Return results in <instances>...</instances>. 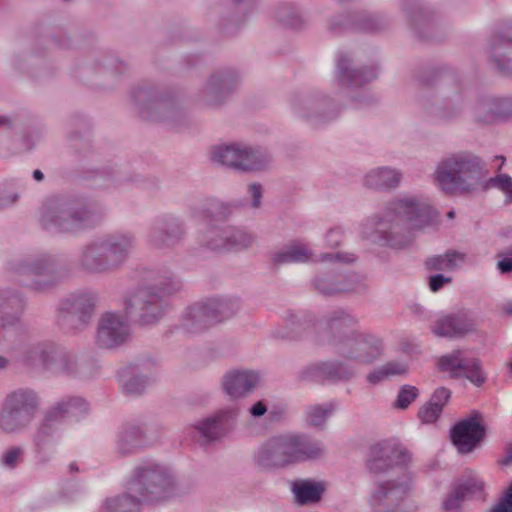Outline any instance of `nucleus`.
I'll use <instances>...</instances> for the list:
<instances>
[{
  "label": "nucleus",
  "mask_w": 512,
  "mask_h": 512,
  "mask_svg": "<svg viewBox=\"0 0 512 512\" xmlns=\"http://www.w3.org/2000/svg\"><path fill=\"white\" fill-rule=\"evenodd\" d=\"M204 302L215 325L232 317L240 309V301L236 297H215Z\"/></svg>",
  "instance_id": "a19ab883"
},
{
  "label": "nucleus",
  "mask_w": 512,
  "mask_h": 512,
  "mask_svg": "<svg viewBox=\"0 0 512 512\" xmlns=\"http://www.w3.org/2000/svg\"><path fill=\"white\" fill-rule=\"evenodd\" d=\"M249 193L252 197V207L258 208L261 205V198L263 194L262 186L259 183H252L249 185Z\"/></svg>",
  "instance_id": "e2e57ef3"
},
{
  "label": "nucleus",
  "mask_w": 512,
  "mask_h": 512,
  "mask_svg": "<svg viewBox=\"0 0 512 512\" xmlns=\"http://www.w3.org/2000/svg\"><path fill=\"white\" fill-rule=\"evenodd\" d=\"M25 450L21 446H10L0 455V466L7 470H14L24 461Z\"/></svg>",
  "instance_id": "8fccbe9b"
},
{
  "label": "nucleus",
  "mask_w": 512,
  "mask_h": 512,
  "mask_svg": "<svg viewBox=\"0 0 512 512\" xmlns=\"http://www.w3.org/2000/svg\"><path fill=\"white\" fill-rule=\"evenodd\" d=\"M322 261H337L342 263H353L357 257L353 253L349 252H336V253H325L322 255Z\"/></svg>",
  "instance_id": "bf43d9fd"
},
{
  "label": "nucleus",
  "mask_w": 512,
  "mask_h": 512,
  "mask_svg": "<svg viewBox=\"0 0 512 512\" xmlns=\"http://www.w3.org/2000/svg\"><path fill=\"white\" fill-rule=\"evenodd\" d=\"M20 316V309L10 313L8 307L0 303V328L15 325L20 320Z\"/></svg>",
  "instance_id": "6e6d98bb"
},
{
  "label": "nucleus",
  "mask_w": 512,
  "mask_h": 512,
  "mask_svg": "<svg viewBox=\"0 0 512 512\" xmlns=\"http://www.w3.org/2000/svg\"><path fill=\"white\" fill-rule=\"evenodd\" d=\"M40 398L30 388H19L9 393L0 407V430L7 434L24 431L34 420Z\"/></svg>",
  "instance_id": "9d476101"
},
{
  "label": "nucleus",
  "mask_w": 512,
  "mask_h": 512,
  "mask_svg": "<svg viewBox=\"0 0 512 512\" xmlns=\"http://www.w3.org/2000/svg\"><path fill=\"white\" fill-rule=\"evenodd\" d=\"M97 239L110 273L119 270L128 261L136 245L134 234L128 231L107 233Z\"/></svg>",
  "instance_id": "aec40b11"
},
{
  "label": "nucleus",
  "mask_w": 512,
  "mask_h": 512,
  "mask_svg": "<svg viewBox=\"0 0 512 512\" xmlns=\"http://www.w3.org/2000/svg\"><path fill=\"white\" fill-rule=\"evenodd\" d=\"M509 255H512V252L509 253ZM497 268L502 274H506L512 271V259L511 258H504L497 263Z\"/></svg>",
  "instance_id": "774afa93"
},
{
  "label": "nucleus",
  "mask_w": 512,
  "mask_h": 512,
  "mask_svg": "<svg viewBox=\"0 0 512 512\" xmlns=\"http://www.w3.org/2000/svg\"><path fill=\"white\" fill-rule=\"evenodd\" d=\"M386 379H388V376L386 375V371L383 365L379 366L378 368L374 369L373 371L367 374V381L374 385Z\"/></svg>",
  "instance_id": "0e129e2a"
},
{
  "label": "nucleus",
  "mask_w": 512,
  "mask_h": 512,
  "mask_svg": "<svg viewBox=\"0 0 512 512\" xmlns=\"http://www.w3.org/2000/svg\"><path fill=\"white\" fill-rule=\"evenodd\" d=\"M479 110H487L484 120H508L512 118V94L503 97H492L481 101Z\"/></svg>",
  "instance_id": "37998d69"
},
{
  "label": "nucleus",
  "mask_w": 512,
  "mask_h": 512,
  "mask_svg": "<svg viewBox=\"0 0 512 512\" xmlns=\"http://www.w3.org/2000/svg\"><path fill=\"white\" fill-rule=\"evenodd\" d=\"M484 483L476 477L459 479L443 496L440 504L441 512H463L464 505L475 499H482Z\"/></svg>",
  "instance_id": "a878e982"
},
{
  "label": "nucleus",
  "mask_w": 512,
  "mask_h": 512,
  "mask_svg": "<svg viewBox=\"0 0 512 512\" xmlns=\"http://www.w3.org/2000/svg\"><path fill=\"white\" fill-rule=\"evenodd\" d=\"M146 443L143 426L136 423L124 424L117 434L116 449L122 456L131 455Z\"/></svg>",
  "instance_id": "e433bc0d"
},
{
  "label": "nucleus",
  "mask_w": 512,
  "mask_h": 512,
  "mask_svg": "<svg viewBox=\"0 0 512 512\" xmlns=\"http://www.w3.org/2000/svg\"><path fill=\"white\" fill-rule=\"evenodd\" d=\"M327 244L331 248H336L342 241V231L340 228L330 229L326 234Z\"/></svg>",
  "instance_id": "69168bd1"
},
{
  "label": "nucleus",
  "mask_w": 512,
  "mask_h": 512,
  "mask_svg": "<svg viewBox=\"0 0 512 512\" xmlns=\"http://www.w3.org/2000/svg\"><path fill=\"white\" fill-rule=\"evenodd\" d=\"M239 83L238 73L231 68L213 72L197 94V101L206 107H216L226 101Z\"/></svg>",
  "instance_id": "a211bd4d"
},
{
  "label": "nucleus",
  "mask_w": 512,
  "mask_h": 512,
  "mask_svg": "<svg viewBox=\"0 0 512 512\" xmlns=\"http://www.w3.org/2000/svg\"><path fill=\"white\" fill-rule=\"evenodd\" d=\"M466 255L455 250H449L443 255H436L426 260L429 270H453L464 262Z\"/></svg>",
  "instance_id": "c03bdc74"
},
{
  "label": "nucleus",
  "mask_w": 512,
  "mask_h": 512,
  "mask_svg": "<svg viewBox=\"0 0 512 512\" xmlns=\"http://www.w3.org/2000/svg\"><path fill=\"white\" fill-rule=\"evenodd\" d=\"M419 395L417 387L412 385H403L400 387L394 406L399 409H406L416 400Z\"/></svg>",
  "instance_id": "603ef678"
},
{
  "label": "nucleus",
  "mask_w": 512,
  "mask_h": 512,
  "mask_svg": "<svg viewBox=\"0 0 512 512\" xmlns=\"http://www.w3.org/2000/svg\"><path fill=\"white\" fill-rule=\"evenodd\" d=\"M87 409L88 404L83 398L66 397L46 412L33 435L36 457L39 462L45 463L49 460V457L45 456L44 450L56 433L57 425L66 417L78 418L82 416L87 412Z\"/></svg>",
  "instance_id": "ddd939ff"
},
{
  "label": "nucleus",
  "mask_w": 512,
  "mask_h": 512,
  "mask_svg": "<svg viewBox=\"0 0 512 512\" xmlns=\"http://www.w3.org/2000/svg\"><path fill=\"white\" fill-rule=\"evenodd\" d=\"M291 491L297 504L309 505L321 500L325 486L312 479H297L291 483Z\"/></svg>",
  "instance_id": "58836bf2"
},
{
  "label": "nucleus",
  "mask_w": 512,
  "mask_h": 512,
  "mask_svg": "<svg viewBox=\"0 0 512 512\" xmlns=\"http://www.w3.org/2000/svg\"><path fill=\"white\" fill-rule=\"evenodd\" d=\"M332 411L331 405H313L307 409V421L310 425L319 427L323 425Z\"/></svg>",
  "instance_id": "3c124183"
},
{
  "label": "nucleus",
  "mask_w": 512,
  "mask_h": 512,
  "mask_svg": "<svg viewBox=\"0 0 512 512\" xmlns=\"http://www.w3.org/2000/svg\"><path fill=\"white\" fill-rule=\"evenodd\" d=\"M451 397V391L445 387L437 388L430 398V402L433 406L438 407L443 411L444 406L447 404Z\"/></svg>",
  "instance_id": "4d7b16f0"
},
{
  "label": "nucleus",
  "mask_w": 512,
  "mask_h": 512,
  "mask_svg": "<svg viewBox=\"0 0 512 512\" xmlns=\"http://www.w3.org/2000/svg\"><path fill=\"white\" fill-rule=\"evenodd\" d=\"M98 302V292L93 290H80L68 295L58 306V326L68 334L84 331L92 321Z\"/></svg>",
  "instance_id": "f8f14e48"
},
{
  "label": "nucleus",
  "mask_w": 512,
  "mask_h": 512,
  "mask_svg": "<svg viewBox=\"0 0 512 512\" xmlns=\"http://www.w3.org/2000/svg\"><path fill=\"white\" fill-rule=\"evenodd\" d=\"M8 270L20 285L36 292L48 291L70 275L63 259L49 252H35L13 260Z\"/></svg>",
  "instance_id": "0eeeda50"
},
{
  "label": "nucleus",
  "mask_w": 512,
  "mask_h": 512,
  "mask_svg": "<svg viewBox=\"0 0 512 512\" xmlns=\"http://www.w3.org/2000/svg\"><path fill=\"white\" fill-rule=\"evenodd\" d=\"M315 289L327 296L355 292L366 289L365 278L355 272L327 273L314 279Z\"/></svg>",
  "instance_id": "bb28decb"
},
{
  "label": "nucleus",
  "mask_w": 512,
  "mask_h": 512,
  "mask_svg": "<svg viewBox=\"0 0 512 512\" xmlns=\"http://www.w3.org/2000/svg\"><path fill=\"white\" fill-rule=\"evenodd\" d=\"M357 371L349 361L326 360L307 365L299 372V379L303 381L325 380L331 383L350 381Z\"/></svg>",
  "instance_id": "5701e85b"
},
{
  "label": "nucleus",
  "mask_w": 512,
  "mask_h": 512,
  "mask_svg": "<svg viewBox=\"0 0 512 512\" xmlns=\"http://www.w3.org/2000/svg\"><path fill=\"white\" fill-rule=\"evenodd\" d=\"M451 282H452L451 277L444 276L443 274H436V275L429 277V288L432 292H437L441 288H443V286L445 284H448Z\"/></svg>",
  "instance_id": "680f3d73"
},
{
  "label": "nucleus",
  "mask_w": 512,
  "mask_h": 512,
  "mask_svg": "<svg viewBox=\"0 0 512 512\" xmlns=\"http://www.w3.org/2000/svg\"><path fill=\"white\" fill-rule=\"evenodd\" d=\"M76 264L81 271L87 274L102 275L110 273L97 238L80 248Z\"/></svg>",
  "instance_id": "f704fd0d"
},
{
  "label": "nucleus",
  "mask_w": 512,
  "mask_h": 512,
  "mask_svg": "<svg viewBox=\"0 0 512 512\" xmlns=\"http://www.w3.org/2000/svg\"><path fill=\"white\" fill-rule=\"evenodd\" d=\"M239 415L237 406L225 407L197 421L192 428L198 433L202 444L218 441L233 428Z\"/></svg>",
  "instance_id": "4be33fe9"
},
{
  "label": "nucleus",
  "mask_w": 512,
  "mask_h": 512,
  "mask_svg": "<svg viewBox=\"0 0 512 512\" xmlns=\"http://www.w3.org/2000/svg\"><path fill=\"white\" fill-rule=\"evenodd\" d=\"M267 412V406L263 401L256 402L251 408H250V414L253 417H261Z\"/></svg>",
  "instance_id": "338daca9"
},
{
  "label": "nucleus",
  "mask_w": 512,
  "mask_h": 512,
  "mask_svg": "<svg viewBox=\"0 0 512 512\" xmlns=\"http://www.w3.org/2000/svg\"><path fill=\"white\" fill-rule=\"evenodd\" d=\"M104 214L98 202L57 195L44 202L40 222L50 232L75 234L98 226Z\"/></svg>",
  "instance_id": "7ed1b4c3"
},
{
  "label": "nucleus",
  "mask_w": 512,
  "mask_h": 512,
  "mask_svg": "<svg viewBox=\"0 0 512 512\" xmlns=\"http://www.w3.org/2000/svg\"><path fill=\"white\" fill-rule=\"evenodd\" d=\"M275 17L280 23L290 28H299L304 22L299 9L289 3L278 5L275 10Z\"/></svg>",
  "instance_id": "a18cd8bd"
},
{
  "label": "nucleus",
  "mask_w": 512,
  "mask_h": 512,
  "mask_svg": "<svg viewBox=\"0 0 512 512\" xmlns=\"http://www.w3.org/2000/svg\"><path fill=\"white\" fill-rule=\"evenodd\" d=\"M490 512H512V484Z\"/></svg>",
  "instance_id": "052dcab7"
},
{
  "label": "nucleus",
  "mask_w": 512,
  "mask_h": 512,
  "mask_svg": "<svg viewBox=\"0 0 512 512\" xmlns=\"http://www.w3.org/2000/svg\"><path fill=\"white\" fill-rule=\"evenodd\" d=\"M383 367L386 371V375L388 378L393 376H400L404 375L408 371V366L405 362L401 361H388L385 364H383Z\"/></svg>",
  "instance_id": "13d9d810"
},
{
  "label": "nucleus",
  "mask_w": 512,
  "mask_h": 512,
  "mask_svg": "<svg viewBox=\"0 0 512 512\" xmlns=\"http://www.w3.org/2000/svg\"><path fill=\"white\" fill-rule=\"evenodd\" d=\"M441 103L426 105L425 110L435 122H451L462 115V84L454 74H442L435 81Z\"/></svg>",
  "instance_id": "2eb2a0df"
},
{
  "label": "nucleus",
  "mask_w": 512,
  "mask_h": 512,
  "mask_svg": "<svg viewBox=\"0 0 512 512\" xmlns=\"http://www.w3.org/2000/svg\"><path fill=\"white\" fill-rule=\"evenodd\" d=\"M438 367L442 372L448 373L451 378L465 377L477 387L482 386L487 380L480 360L469 356L465 350L457 349L441 356L438 359Z\"/></svg>",
  "instance_id": "dca6fc26"
},
{
  "label": "nucleus",
  "mask_w": 512,
  "mask_h": 512,
  "mask_svg": "<svg viewBox=\"0 0 512 512\" xmlns=\"http://www.w3.org/2000/svg\"><path fill=\"white\" fill-rule=\"evenodd\" d=\"M226 226H211L202 235V244L211 250H226Z\"/></svg>",
  "instance_id": "49530a36"
},
{
  "label": "nucleus",
  "mask_w": 512,
  "mask_h": 512,
  "mask_svg": "<svg viewBox=\"0 0 512 512\" xmlns=\"http://www.w3.org/2000/svg\"><path fill=\"white\" fill-rule=\"evenodd\" d=\"M184 234L182 222L169 216L156 221L152 225L148 239L149 243L157 249H169L179 244Z\"/></svg>",
  "instance_id": "7c9ffc66"
},
{
  "label": "nucleus",
  "mask_w": 512,
  "mask_h": 512,
  "mask_svg": "<svg viewBox=\"0 0 512 512\" xmlns=\"http://www.w3.org/2000/svg\"><path fill=\"white\" fill-rule=\"evenodd\" d=\"M402 180V173L392 167H377L371 169L363 179L365 187L374 190L396 189Z\"/></svg>",
  "instance_id": "4c0bfd02"
},
{
  "label": "nucleus",
  "mask_w": 512,
  "mask_h": 512,
  "mask_svg": "<svg viewBox=\"0 0 512 512\" xmlns=\"http://www.w3.org/2000/svg\"><path fill=\"white\" fill-rule=\"evenodd\" d=\"M476 329L475 320L466 312L447 315L435 321L432 332L441 337H460Z\"/></svg>",
  "instance_id": "473e14b6"
},
{
  "label": "nucleus",
  "mask_w": 512,
  "mask_h": 512,
  "mask_svg": "<svg viewBox=\"0 0 512 512\" xmlns=\"http://www.w3.org/2000/svg\"><path fill=\"white\" fill-rule=\"evenodd\" d=\"M433 208L422 195H400L385 204L382 216L367 219L361 236L380 246L400 248L405 240L400 234L401 223L410 228H422L432 220Z\"/></svg>",
  "instance_id": "f257e3e1"
},
{
  "label": "nucleus",
  "mask_w": 512,
  "mask_h": 512,
  "mask_svg": "<svg viewBox=\"0 0 512 512\" xmlns=\"http://www.w3.org/2000/svg\"><path fill=\"white\" fill-rule=\"evenodd\" d=\"M143 502L140 496L124 492L103 500L99 512H141Z\"/></svg>",
  "instance_id": "ea45409f"
},
{
  "label": "nucleus",
  "mask_w": 512,
  "mask_h": 512,
  "mask_svg": "<svg viewBox=\"0 0 512 512\" xmlns=\"http://www.w3.org/2000/svg\"><path fill=\"white\" fill-rule=\"evenodd\" d=\"M408 491L409 485L404 478L397 477L381 481L371 495V507L375 512H415V508L411 510L402 508Z\"/></svg>",
  "instance_id": "f3484780"
},
{
  "label": "nucleus",
  "mask_w": 512,
  "mask_h": 512,
  "mask_svg": "<svg viewBox=\"0 0 512 512\" xmlns=\"http://www.w3.org/2000/svg\"><path fill=\"white\" fill-rule=\"evenodd\" d=\"M260 374L253 370H232L222 378L223 390L232 398L251 394L260 384Z\"/></svg>",
  "instance_id": "2f4dec72"
},
{
  "label": "nucleus",
  "mask_w": 512,
  "mask_h": 512,
  "mask_svg": "<svg viewBox=\"0 0 512 512\" xmlns=\"http://www.w3.org/2000/svg\"><path fill=\"white\" fill-rule=\"evenodd\" d=\"M410 460L408 451L400 445L383 441L373 444L367 456V468L373 474L386 473Z\"/></svg>",
  "instance_id": "b1692460"
},
{
  "label": "nucleus",
  "mask_w": 512,
  "mask_h": 512,
  "mask_svg": "<svg viewBox=\"0 0 512 512\" xmlns=\"http://www.w3.org/2000/svg\"><path fill=\"white\" fill-rule=\"evenodd\" d=\"M226 250H241L252 245L254 237L248 232L232 226H226Z\"/></svg>",
  "instance_id": "de8ad7c7"
},
{
  "label": "nucleus",
  "mask_w": 512,
  "mask_h": 512,
  "mask_svg": "<svg viewBox=\"0 0 512 512\" xmlns=\"http://www.w3.org/2000/svg\"><path fill=\"white\" fill-rule=\"evenodd\" d=\"M148 385V380L143 376H133L123 384V391L130 395H140Z\"/></svg>",
  "instance_id": "864d4df0"
},
{
  "label": "nucleus",
  "mask_w": 512,
  "mask_h": 512,
  "mask_svg": "<svg viewBox=\"0 0 512 512\" xmlns=\"http://www.w3.org/2000/svg\"><path fill=\"white\" fill-rule=\"evenodd\" d=\"M176 477L166 465L143 462L137 465L129 481V490L137 493L145 502L166 500L176 490Z\"/></svg>",
  "instance_id": "6e6552de"
},
{
  "label": "nucleus",
  "mask_w": 512,
  "mask_h": 512,
  "mask_svg": "<svg viewBox=\"0 0 512 512\" xmlns=\"http://www.w3.org/2000/svg\"><path fill=\"white\" fill-rule=\"evenodd\" d=\"M481 418V414L475 411L451 429V440L460 453L472 452L484 439L485 427Z\"/></svg>",
  "instance_id": "cd10ccee"
},
{
  "label": "nucleus",
  "mask_w": 512,
  "mask_h": 512,
  "mask_svg": "<svg viewBox=\"0 0 512 512\" xmlns=\"http://www.w3.org/2000/svg\"><path fill=\"white\" fill-rule=\"evenodd\" d=\"M358 320L343 309L329 312L320 322L327 333V345L355 366L370 365L384 353L383 340L372 333L356 330Z\"/></svg>",
  "instance_id": "f03ea898"
},
{
  "label": "nucleus",
  "mask_w": 512,
  "mask_h": 512,
  "mask_svg": "<svg viewBox=\"0 0 512 512\" xmlns=\"http://www.w3.org/2000/svg\"><path fill=\"white\" fill-rule=\"evenodd\" d=\"M149 279V284L138 288L125 300L126 313L141 325L157 323L166 311L165 297L182 287L180 280L168 271L153 273Z\"/></svg>",
  "instance_id": "423d86ee"
},
{
  "label": "nucleus",
  "mask_w": 512,
  "mask_h": 512,
  "mask_svg": "<svg viewBox=\"0 0 512 512\" xmlns=\"http://www.w3.org/2000/svg\"><path fill=\"white\" fill-rule=\"evenodd\" d=\"M294 113L314 126L327 123L333 120L338 109L331 99L320 94H309L295 97L292 100Z\"/></svg>",
  "instance_id": "412c9836"
},
{
  "label": "nucleus",
  "mask_w": 512,
  "mask_h": 512,
  "mask_svg": "<svg viewBox=\"0 0 512 512\" xmlns=\"http://www.w3.org/2000/svg\"><path fill=\"white\" fill-rule=\"evenodd\" d=\"M335 75L340 86L356 89L375 80L378 77V70L375 66L357 69L354 67L353 59L348 53L339 52Z\"/></svg>",
  "instance_id": "c756f323"
},
{
  "label": "nucleus",
  "mask_w": 512,
  "mask_h": 512,
  "mask_svg": "<svg viewBox=\"0 0 512 512\" xmlns=\"http://www.w3.org/2000/svg\"><path fill=\"white\" fill-rule=\"evenodd\" d=\"M215 325L205 302H197L189 306L182 319V329L189 334H200Z\"/></svg>",
  "instance_id": "c9c22d12"
},
{
  "label": "nucleus",
  "mask_w": 512,
  "mask_h": 512,
  "mask_svg": "<svg viewBox=\"0 0 512 512\" xmlns=\"http://www.w3.org/2000/svg\"><path fill=\"white\" fill-rule=\"evenodd\" d=\"M512 23L504 24L489 40V63L503 74L512 73Z\"/></svg>",
  "instance_id": "c85d7f7f"
},
{
  "label": "nucleus",
  "mask_w": 512,
  "mask_h": 512,
  "mask_svg": "<svg viewBox=\"0 0 512 512\" xmlns=\"http://www.w3.org/2000/svg\"><path fill=\"white\" fill-rule=\"evenodd\" d=\"M402 9L407 13L413 29L420 38L436 39L435 22L432 12L421 6L417 0H403Z\"/></svg>",
  "instance_id": "72a5a7b5"
},
{
  "label": "nucleus",
  "mask_w": 512,
  "mask_h": 512,
  "mask_svg": "<svg viewBox=\"0 0 512 512\" xmlns=\"http://www.w3.org/2000/svg\"><path fill=\"white\" fill-rule=\"evenodd\" d=\"M211 159L233 170L248 172L265 169L271 163L272 156L266 149L232 143L213 147Z\"/></svg>",
  "instance_id": "4468645a"
},
{
  "label": "nucleus",
  "mask_w": 512,
  "mask_h": 512,
  "mask_svg": "<svg viewBox=\"0 0 512 512\" xmlns=\"http://www.w3.org/2000/svg\"><path fill=\"white\" fill-rule=\"evenodd\" d=\"M484 190L496 188L505 195V204H512V177L508 174H498L485 178L481 187Z\"/></svg>",
  "instance_id": "09e8293b"
},
{
  "label": "nucleus",
  "mask_w": 512,
  "mask_h": 512,
  "mask_svg": "<svg viewBox=\"0 0 512 512\" xmlns=\"http://www.w3.org/2000/svg\"><path fill=\"white\" fill-rule=\"evenodd\" d=\"M387 27L385 21L379 15H371L367 12H346L331 16L327 20L326 28L333 35L350 32L376 33Z\"/></svg>",
  "instance_id": "6ab92c4d"
},
{
  "label": "nucleus",
  "mask_w": 512,
  "mask_h": 512,
  "mask_svg": "<svg viewBox=\"0 0 512 512\" xmlns=\"http://www.w3.org/2000/svg\"><path fill=\"white\" fill-rule=\"evenodd\" d=\"M128 321L120 314L107 312L101 315L97 324L96 344L102 349L117 348L130 339Z\"/></svg>",
  "instance_id": "393cba45"
},
{
  "label": "nucleus",
  "mask_w": 512,
  "mask_h": 512,
  "mask_svg": "<svg viewBox=\"0 0 512 512\" xmlns=\"http://www.w3.org/2000/svg\"><path fill=\"white\" fill-rule=\"evenodd\" d=\"M140 116L144 119L165 122L173 127L183 123L185 113L175 98L155 87H139L132 94Z\"/></svg>",
  "instance_id": "9b49d317"
},
{
  "label": "nucleus",
  "mask_w": 512,
  "mask_h": 512,
  "mask_svg": "<svg viewBox=\"0 0 512 512\" xmlns=\"http://www.w3.org/2000/svg\"><path fill=\"white\" fill-rule=\"evenodd\" d=\"M24 362L53 374L84 375L77 355L52 341L31 345L25 352Z\"/></svg>",
  "instance_id": "1a4fd4ad"
},
{
  "label": "nucleus",
  "mask_w": 512,
  "mask_h": 512,
  "mask_svg": "<svg viewBox=\"0 0 512 512\" xmlns=\"http://www.w3.org/2000/svg\"><path fill=\"white\" fill-rule=\"evenodd\" d=\"M441 413L442 411L438 407L433 406L429 401L419 409L418 417L423 423H433L439 418Z\"/></svg>",
  "instance_id": "5fc2aeb1"
},
{
  "label": "nucleus",
  "mask_w": 512,
  "mask_h": 512,
  "mask_svg": "<svg viewBox=\"0 0 512 512\" xmlns=\"http://www.w3.org/2000/svg\"><path fill=\"white\" fill-rule=\"evenodd\" d=\"M489 171L484 161L470 152L443 158L434 173L435 184L446 194L472 193L482 187Z\"/></svg>",
  "instance_id": "39448f33"
},
{
  "label": "nucleus",
  "mask_w": 512,
  "mask_h": 512,
  "mask_svg": "<svg viewBox=\"0 0 512 512\" xmlns=\"http://www.w3.org/2000/svg\"><path fill=\"white\" fill-rule=\"evenodd\" d=\"M313 256L312 250L301 243H292L273 253L271 260L275 265L305 263Z\"/></svg>",
  "instance_id": "79ce46f5"
},
{
  "label": "nucleus",
  "mask_w": 512,
  "mask_h": 512,
  "mask_svg": "<svg viewBox=\"0 0 512 512\" xmlns=\"http://www.w3.org/2000/svg\"><path fill=\"white\" fill-rule=\"evenodd\" d=\"M325 452L323 443L307 434L287 432L268 438L254 454L257 467L276 471L316 460Z\"/></svg>",
  "instance_id": "20e7f679"
}]
</instances>
